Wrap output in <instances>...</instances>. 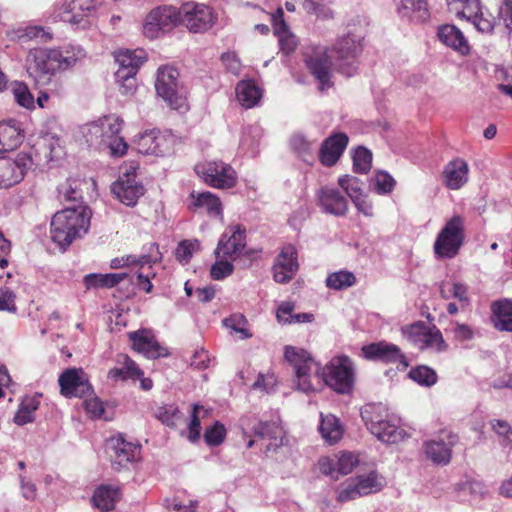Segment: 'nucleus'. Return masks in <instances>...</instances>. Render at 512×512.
<instances>
[{
  "label": "nucleus",
  "mask_w": 512,
  "mask_h": 512,
  "mask_svg": "<svg viewBox=\"0 0 512 512\" xmlns=\"http://www.w3.org/2000/svg\"><path fill=\"white\" fill-rule=\"evenodd\" d=\"M162 256L156 243H148L143 246V253L137 256V264L140 271L136 275V286L138 289L150 293L153 285L151 279L155 277V273L151 270V265L159 262Z\"/></svg>",
  "instance_id": "obj_21"
},
{
  "label": "nucleus",
  "mask_w": 512,
  "mask_h": 512,
  "mask_svg": "<svg viewBox=\"0 0 512 512\" xmlns=\"http://www.w3.org/2000/svg\"><path fill=\"white\" fill-rule=\"evenodd\" d=\"M364 34L361 30L349 29L346 35L338 38L330 55L325 47L313 45L306 48L304 62L309 72L318 81L320 89L331 87L332 63L334 59L337 69L346 76H352L357 70V58L362 51Z\"/></svg>",
  "instance_id": "obj_2"
},
{
  "label": "nucleus",
  "mask_w": 512,
  "mask_h": 512,
  "mask_svg": "<svg viewBox=\"0 0 512 512\" xmlns=\"http://www.w3.org/2000/svg\"><path fill=\"white\" fill-rule=\"evenodd\" d=\"M91 209L84 205L65 208L54 214L50 224L52 241L66 250L75 240L87 234L91 224Z\"/></svg>",
  "instance_id": "obj_4"
},
{
  "label": "nucleus",
  "mask_w": 512,
  "mask_h": 512,
  "mask_svg": "<svg viewBox=\"0 0 512 512\" xmlns=\"http://www.w3.org/2000/svg\"><path fill=\"white\" fill-rule=\"evenodd\" d=\"M120 490L111 485L98 487L92 497L94 506L102 511H110L120 499Z\"/></svg>",
  "instance_id": "obj_42"
},
{
  "label": "nucleus",
  "mask_w": 512,
  "mask_h": 512,
  "mask_svg": "<svg viewBox=\"0 0 512 512\" xmlns=\"http://www.w3.org/2000/svg\"><path fill=\"white\" fill-rule=\"evenodd\" d=\"M456 497L461 502L471 501L487 493L485 484L475 476L464 475L455 485Z\"/></svg>",
  "instance_id": "obj_35"
},
{
  "label": "nucleus",
  "mask_w": 512,
  "mask_h": 512,
  "mask_svg": "<svg viewBox=\"0 0 512 512\" xmlns=\"http://www.w3.org/2000/svg\"><path fill=\"white\" fill-rule=\"evenodd\" d=\"M492 429L497 434L501 445L504 448L512 449V428L506 421L493 420Z\"/></svg>",
  "instance_id": "obj_60"
},
{
  "label": "nucleus",
  "mask_w": 512,
  "mask_h": 512,
  "mask_svg": "<svg viewBox=\"0 0 512 512\" xmlns=\"http://www.w3.org/2000/svg\"><path fill=\"white\" fill-rule=\"evenodd\" d=\"M493 323L500 331L512 332V300L496 301L491 306Z\"/></svg>",
  "instance_id": "obj_40"
},
{
  "label": "nucleus",
  "mask_w": 512,
  "mask_h": 512,
  "mask_svg": "<svg viewBox=\"0 0 512 512\" xmlns=\"http://www.w3.org/2000/svg\"><path fill=\"white\" fill-rule=\"evenodd\" d=\"M60 392L65 397H83L90 393L92 387L82 369L68 368L58 378Z\"/></svg>",
  "instance_id": "obj_24"
},
{
  "label": "nucleus",
  "mask_w": 512,
  "mask_h": 512,
  "mask_svg": "<svg viewBox=\"0 0 512 512\" xmlns=\"http://www.w3.org/2000/svg\"><path fill=\"white\" fill-rule=\"evenodd\" d=\"M226 436V429L223 424L216 422L207 428L204 433L205 441L210 446H217L223 442Z\"/></svg>",
  "instance_id": "obj_63"
},
{
  "label": "nucleus",
  "mask_w": 512,
  "mask_h": 512,
  "mask_svg": "<svg viewBox=\"0 0 512 512\" xmlns=\"http://www.w3.org/2000/svg\"><path fill=\"white\" fill-rule=\"evenodd\" d=\"M458 435L450 430H441L433 438L426 440L423 449L426 457L434 464L445 466L450 463L452 450L458 443Z\"/></svg>",
  "instance_id": "obj_15"
},
{
  "label": "nucleus",
  "mask_w": 512,
  "mask_h": 512,
  "mask_svg": "<svg viewBox=\"0 0 512 512\" xmlns=\"http://www.w3.org/2000/svg\"><path fill=\"white\" fill-rule=\"evenodd\" d=\"M84 57L85 51L79 45L32 49L27 56V72L37 84L47 85L57 72L73 67Z\"/></svg>",
  "instance_id": "obj_3"
},
{
  "label": "nucleus",
  "mask_w": 512,
  "mask_h": 512,
  "mask_svg": "<svg viewBox=\"0 0 512 512\" xmlns=\"http://www.w3.org/2000/svg\"><path fill=\"white\" fill-rule=\"evenodd\" d=\"M356 283V277L352 272L340 270L328 274L325 284L332 290H343L353 286Z\"/></svg>",
  "instance_id": "obj_49"
},
{
  "label": "nucleus",
  "mask_w": 512,
  "mask_h": 512,
  "mask_svg": "<svg viewBox=\"0 0 512 512\" xmlns=\"http://www.w3.org/2000/svg\"><path fill=\"white\" fill-rule=\"evenodd\" d=\"M123 366L114 367L108 371V378L113 381L136 379L143 375L138 365L128 356H123Z\"/></svg>",
  "instance_id": "obj_47"
},
{
  "label": "nucleus",
  "mask_w": 512,
  "mask_h": 512,
  "mask_svg": "<svg viewBox=\"0 0 512 512\" xmlns=\"http://www.w3.org/2000/svg\"><path fill=\"white\" fill-rule=\"evenodd\" d=\"M180 25L192 33H204L216 23L217 16L213 9L205 4L188 2L179 8Z\"/></svg>",
  "instance_id": "obj_14"
},
{
  "label": "nucleus",
  "mask_w": 512,
  "mask_h": 512,
  "mask_svg": "<svg viewBox=\"0 0 512 512\" xmlns=\"http://www.w3.org/2000/svg\"><path fill=\"white\" fill-rule=\"evenodd\" d=\"M102 132V147L109 149V152L114 157L123 156L128 149V144L122 136L120 131L123 126V120L115 115L110 114L101 117Z\"/></svg>",
  "instance_id": "obj_17"
},
{
  "label": "nucleus",
  "mask_w": 512,
  "mask_h": 512,
  "mask_svg": "<svg viewBox=\"0 0 512 512\" xmlns=\"http://www.w3.org/2000/svg\"><path fill=\"white\" fill-rule=\"evenodd\" d=\"M372 165V153L364 147H358L353 155V168L356 173H367Z\"/></svg>",
  "instance_id": "obj_57"
},
{
  "label": "nucleus",
  "mask_w": 512,
  "mask_h": 512,
  "mask_svg": "<svg viewBox=\"0 0 512 512\" xmlns=\"http://www.w3.org/2000/svg\"><path fill=\"white\" fill-rule=\"evenodd\" d=\"M345 133H336L328 137L321 145L319 159L324 166H333L341 157L348 144Z\"/></svg>",
  "instance_id": "obj_31"
},
{
  "label": "nucleus",
  "mask_w": 512,
  "mask_h": 512,
  "mask_svg": "<svg viewBox=\"0 0 512 512\" xmlns=\"http://www.w3.org/2000/svg\"><path fill=\"white\" fill-rule=\"evenodd\" d=\"M23 139V129L19 121L10 119L0 122V153L17 149Z\"/></svg>",
  "instance_id": "obj_33"
},
{
  "label": "nucleus",
  "mask_w": 512,
  "mask_h": 512,
  "mask_svg": "<svg viewBox=\"0 0 512 512\" xmlns=\"http://www.w3.org/2000/svg\"><path fill=\"white\" fill-rule=\"evenodd\" d=\"M38 144L47 162L59 160L65 154L60 133L56 131L44 132Z\"/></svg>",
  "instance_id": "obj_38"
},
{
  "label": "nucleus",
  "mask_w": 512,
  "mask_h": 512,
  "mask_svg": "<svg viewBox=\"0 0 512 512\" xmlns=\"http://www.w3.org/2000/svg\"><path fill=\"white\" fill-rule=\"evenodd\" d=\"M394 186L395 180L390 174L384 171L376 173L374 177L373 187L378 194H389L393 191Z\"/></svg>",
  "instance_id": "obj_61"
},
{
  "label": "nucleus",
  "mask_w": 512,
  "mask_h": 512,
  "mask_svg": "<svg viewBox=\"0 0 512 512\" xmlns=\"http://www.w3.org/2000/svg\"><path fill=\"white\" fill-rule=\"evenodd\" d=\"M465 240V219L454 215L447 220L438 232L433 244V252L437 260L455 258Z\"/></svg>",
  "instance_id": "obj_7"
},
{
  "label": "nucleus",
  "mask_w": 512,
  "mask_h": 512,
  "mask_svg": "<svg viewBox=\"0 0 512 512\" xmlns=\"http://www.w3.org/2000/svg\"><path fill=\"white\" fill-rule=\"evenodd\" d=\"M439 40L448 47H451L461 55H467L470 45L463 32L454 25H442L438 29Z\"/></svg>",
  "instance_id": "obj_36"
},
{
  "label": "nucleus",
  "mask_w": 512,
  "mask_h": 512,
  "mask_svg": "<svg viewBox=\"0 0 512 512\" xmlns=\"http://www.w3.org/2000/svg\"><path fill=\"white\" fill-rule=\"evenodd\" d=\"M40 397V394H34L23 398L14 416V422L17 425H25L34 421L35 412L40 406Z\"/></svg>",
  "instance_id": "obj_45"
},
{
  "label": "nucleus",
  "mask_w": 512,
  "mask_h": 512,
  "mask_svg": "<svg viewBox=\"0 0 512 512\" xmlns=\"http://www.w3.org/2000/svg\"><path fill=\"white\" fill-rule=\"evenodd\" d=\"M201 250L200 241L197 239H187L179 242L177 245L175 256L182 263L187 264L195 253Z\"/></svg>",
  "instance_id": "obj_51"
},
{
  "label": "nucleus",
  "mask_w": 512,
  "mask_h": 512,
  "mask_svg": "<svg viewBox=\"0 0 512 512\" xmlns=\"http://www.w3.org/2000/svg\"><path fill=\"white\" fill-rule=\"evenodd\" d=\"M360 464L359 455L350 451H340L319 461L321 472L334 478L351 473Z\"/></svg>",
  "instance_id": "obj_23"
},
{
  "label": "nucleus",
  "mask_w": 512,
  "mask_h": 512,
  "mask_svg": "<svg viewBox=\"0 0 512 512\" xmlns=\"http://www.w3.org/2000/svg\"><path fill=\"white\" fill-rule=\"evenodd\" d=\"M338 184L352 201L364 195L362 183L357 177L350 175L341 176L338 179Z\"/></svg>",
  "instance_id": "obj_56"
},
{
  "label": "nucleus",
  "mask_w": 512,
  "mask_h": 512,
  "mask_svg": "<svg viewBox=\"0 0 512 512\" xmlns=\"http://www.w3.org/2000/svg\"><path fill=\"white\" fill-rule=\"evenodd\" d=\"M216 259V262L212 265L210 269L211 277L214 280H222L231 275L234 270V266L232 264L233 260L225 258Z\"/></svg>",
  "instance_id": "obj_62"
},
{
  "label": "nucleus",
  "mask_w": 512,
  "mask_h": 512,
  "mask_svg": "<svg viewBox=\"0 0 512 512\" xmlns=\"http://www.w3.org/2000/svg\"><path fill=\"white\" fill-rule=\"evenodd\" d=\"M361 417L370 433L383 443L395 444L406 436L400 427V419L382 403L364 405Z\"/></svg>",
  "instance_id": "obj_5"
},
{
  "label": "nucleus",
  "mask_w": 512,
  "mask_h": 512,
  "mask_svg": "<svg viewBox=\"0 0 512 512\" xmlns=\"http://www.w3.org/2000/svg\"><path fill=\"white\" fill-rule=\"evenodd\" d=\"M361 353L367 360L397 364L399 370H405L408 367V361L401 349L397 345L386 341L365 345L362 347Z\"/></svg>",
  "instance_id": "obj_16"
},
{
  "label": "nucleus",
  "mask_w": 512,
  "mask_h": 512,
  "mask_svg": "<svg viewBox=\"0 0 512 512\" xmlns=\"http://www.w3.org/2000/svg\"><path fill=\"white\" fill-rule=\"evenodd\" d=\"M108 449L112 462L119 467H124L137 459L141 447L126 441L122 435H118L110 439Z\"/></svg>",
  "instance_id": "obj_28"
},
{
  "label": "nucleus",
  "mask_w": 512,
  "mask_h": 512,
  "mask_svg": "<svg viewBox=\"0 0 512 512\" xmlns=\"http://www.w3.org/2000/svg\"><path fill=\"white\" fill-rule=\"evenodd\" d=\"M102 126H101V118L96 121L87 123L81 127V133L85 139V141L89 145H95L99 148H103L102 144Z\"/></svg>",
  "instance_id": "obj_52"
},
{
  "label": "nucleus",
  "mask_w": 512,
  "mask_h": 512,
  "mask_svg": "<svg viewBox=\"0 0 512 512\" xmlns=\"http://www.w3.org/2000/svg\"><path fill=\"white\" fill-rule=\"evenodd\" d=\"M440 294L442 298L456 299L461 310H464L470 306L469 287L459 281L444 282L440 286Z\"/></svg>",
  "instance_id": "obj_41"
},
{
  "label": "nucleus",
  "mask_w": 512,
  "mask_h": 512,
  "mask_svg": "<svg viewBox=\"0 0 512 512\" xmlns=\"http://www.w3.org/2000/svg\"><path fill=\"white\" fill-rule=\"evenodd\" d=\"M103 0H68L64 20L79 28H86L97 15Z\"/></svg>",
  "instance_id": "obj_20"
},
{
  "label": "nucleus",
  "mask_w": 512,
  "mask_h": 512,
  "mask_svg": "<svg viewBox=\"0 0 512 512\" xmlns=\"http://www.w3.org/2000/svg\"><path fill=\"white\" fill-rule=\"evenodd\" d=\"M385 483V478L376 470L372 469L343 482L338 488L337 499L340 502H347L377 493L383 489Z\"/></svg>",
  "instance_id": "obj_9"
},
{
  "label": "nucleus",
  "mask_w": 512,
  "mask_h": 512,
  "mask_svg": "<svg viewBox=\"0 0 512 512\" xmlns=\"http://www.w3.org/2000/svg\"><path fill=\"white\" fill-rule=\"evenodd\" d=\"M299 269L297 249L292 244L282 247L275 258L272 272L275 282L285 284L290 282Z\"/></svg>",
  "instance_id": "obj_22"
},
{
  "label": "nucleus",
  "mask_w": 512,
  "mask_h": 512,
  "mask_svg": "<svg viewBox=\"0 0 512 512\" xmlns=\"http://www.w3.org/2000/svg\"><path fill=\"white\" fill-rule=\"evenodd\" d=\"M208 414V410L200 405H193L191 410L190 422L188 425L189 428V438L192 441L198 439L201 431L200 419L204 418Z\"/></svg>",
  "instance_id": "obj_59"
},
{
  "label": "nucleus",
  "mask_w": 512,
  "mask_h": 512,
  "mask_svg": "<svg viewBox=\"0 0 512 512\" xmlns=\"http://www.w3.org/2000/svg\"><path fill=\"white\" fill-rule=\"evenodd\" d=\"M225 327L231 330V332L239 334L240 339H247L252 334L247 329V320L242 314H234L229 318L223 320Z\"/></svg>",
  "instance_id": "obj_55"
},
{
  "label": "nucleus",
  "mask_w": 512,
  "mask_h": 512,
  "mask_svg": "<svg viewBox=\"0 0 512 512\" xmlns=\"http://www.w3.org/2000/svg\"><path fill=\"white\" fill-rule=\"evenodd\" d=\"M246 246V230L240 225L226 228L215 250L216 258L235 260L240 257Z\"/></svg>",
  "instance_id": "obj_18"
},
{
  "label": "nucleus",
  "mask_w": 512,
  "mask_h": 512,
  "mask_svg": "<svg viewBox=\"0 0 512 512\" xmlns=\"http://www.w3.org/2000/svg\"><path fill=\"white\" fill-rule=\"evenodd\" d=\"M114 58L118 64L115 78L119 84L120 92L123 95H129L135 90V76L146 60V52L143 49H121L114 53Z\"/></svg>",
  "instance_id": "obj_8"
},
{
  "label": "nucleus",
  "mask_w": 512,
  "mask_h": 512,
  "mask_svg": "<svg viewBox=\"0 0 512 512\" xmlns=\"http://www.w3.org/2000/svg\"><path fill=\"white\" fill-rule=\"evenodd\" d=\"M318 205L323 212L334 216H344L348 211V201L340 191L332 187H322L317 192Z\"/></svg>",
  "instance_id": "obj_29"
},
{
  "label": "nucleus",
  "mask_w": 512,
  "mask_h": 512,
  "mask_svg": "<svg viewBox=\"0 0 512 512\" xmlns=\"http://www.w3.org/2000/svg\"><path fill=\"white\" fill-rule=\"evenodd\" d=\"M319 432L329 444L338 442L343 435V427L337 417L332 414H320Z\"/></svg>",
  "instance_id": "obj_44"
},
{
  "label": "nucleus",
  "mask_w": 512,
  "mask_h": 512,
  "mask_svg": "<svg viewBox=\"0 0 512 512\" xmlns=\"http://www.w3.org/2000/svg\"><path fill=\"white\" fill-rule=\"evenodd\" d=\"M179 8L174 6H159L152 9L143 23V33L150 39L160 37L180 25Z\"/></svg>",
  "instance_id": "obj_11"
},
{
  "label": "nucleus",
  "mask_w": 512,
  "mask_h": 512,
  "mask_svg": "<svg viewBox=\"0 0 512 512\" xmlns=\"http://www.w3.org/2000/svg\"><path fill=\"white\" fill-rule=\"evenodd\" d=\"M455 15L467 19L481 33L489 34L494 29L495 18L487 11H483L480 3L471 13L466 9L463 13H456Z\"/></svg>",
  "instance_id": "obj_39"
},
{
  "label": "nucleus",
  "mask_w": 512,
  "mask_h": 512,
  "mask_svg": "<svg viewBox=\"0 0 512 512\" xmlns=\"http://www.w3.org/2000/svg\"><path fill=\"white\" fill-rule=\"evenodd\" d=\"M31 165L32 159L27 154H18L15 159L0 157V188L20 183Z\"/></svg>",
  "instance_id": "obj_19"
},
{
  "label": "nucleus",
  "mask_w": 512,
  "mask_h": 512,
  "mask_svg": "<svg viewBox=\"0 0 512 512\" xmlns=\"http://www.w3.org/2000/svg\"><path fill=\"white\" fill-rule=\"evenodd\" d=\"M129 340L135 351L147 358H158L167 355L166 349L161 347L150 330L142 329L128 333Z\"/></svg>",
  "instance_id": "obj_27"
},
{
  "label": "nucleus",
  "mask_w": 512,
  "mask_h": 512,
  "mask_svg": "<svg viewBox=\"0 0 512 512\" xmlns=\"http://www.w3.org/2000/svg\"><path fill=\"white\" fill-rule=\"evenodd\" d=\"M15 298L16 295L12 290L8 288L0 290V311L15 313L17 311Z\"/></svg>",
  "instance_id": "obj_64"
},
{
  "label": "nucleus",
  "mask_w": 512,
  "mask_h": 512,
  "mask_svg": "<svg viewBox=\"0 0 512 512\" xmlns=\"http://www.w3.org/2000/svg\"><path fill=\"white\" fill-rule=\"evenodd\" d=\"M188 208L191 210H206L210 216H223L222 203L220 199L213 193L192 191L189 196Z\"/></svg>",
  "instance_id": "obj_34"
},
{
  "label": "nucleus",
  "mask_w": 512,
  "mask_h": 512,
  "mask_svg": "<svg viewBox=\"0 0 512 512\" xmlns=\"http://www.w3.org/2000/svg\"><path fill=\"white\" fill-rule=\"evenodd\" d=\"M261 136L262 132L258 126H249L245 128L240 142V148L242 151L250 157L256 156Z\"/></svg>",
  "instance_id": "obj_48"
},
{
  "label": "nucleus",
  "mask_w": 512,
  "mask_h": 512,
  "mask_svg": "<svg viewBox=\"0 0 512 512\" xmlns=\"http://www.w3.org/2000/svg\"><path fill=\"white\" fill-rule=\"evenodd\" d=\"M403 335L417 348L442 352L446 344L442 333L434 325L416 322L402 328Z\"/></svg>",
  "instance_id": "obj_13"
},
{
  "label": "nucleus",
  "mask_w": 512,
  "mask_h": 512,
  "mask_svg": "<svg viewBox=\"0 0 512 512\" xmlns=\"http://www.w3.org/2000/svg\"><path fill=\"white\" fill-rule=\"evenodd\" d=\"M12 93L15 101L20 106L26 109H33L35 107L34 96L23 82H15L12 85Z\"/></svg>",
  "instance_id": "obj_54"
},
{
  "label": "nucleus",
  "mask_w": 512,
  "mask_h": 512,
  "mask_svg": "<svg viewBox=\"0 0 512 512\" xmlns=\"http://www.w3.org/2000/svg\"><path fill=\"white\" fill-rule=\"evenodd\" d=\"M396 13L398 16L409 22H424L429 16L428 3L426 0H395Z\"/></svg>",
  "instance_id": "obj_32"
},
{
  "label": "nucleus",
  "mask_w": 512,
  "mask_h": 512,
  "mask_svg": "<svg viewBox=\"0 0 512 512\" xmlns=\"http://www.w3.org/2000/svg\"><path fill=\"white\" fill-rule=\"evenodd\" d=\"M126 273H91L84 277L86 289L112 288L125 279Z\"/></svg>",
  "instance_id": "obj_46"
},
{
  "label": "nucleus",
  "mask_w": 512,
  "mask_h": 512,
  "mask_svg": "<svg viewBox=\"0 0 512 512\" xmlns=\"http://www.w3.org/2000/svg\"><path fill=\"white\" fill-rule=\"evenodd\" d=\"M236 96L245 108L256 106L262 98V90L253 81H240L236 86Z\"/></svg>",
  "instance_id": "obj_43"
},
{
  "label": "nucleus",
  "mask_w": 512,
  "mask_h": 512,
  "mask_svg": "<svg viewBox=\"0 0 512 512\" xmlns=\"http://www.w3.org/2000/svg\"><path fill=\"white\" fill-rule=\"evenodd\" d=\"M409 377L421 386L430 387L437 382V374L432 368L419 365L409 371Z\"/></svg>",
  "instance_id": "obj_50"
},
{
  "label": "nucleus",
  "mask_w": 512,
  "mask_h": 512,
  "mask_svg": "<svg viewBox=\"0 0 512 512\" xmlns=\"http://www.w3.org/2000/svg\"><path fill=\"white\" fill-rule=\"evenodd\" d=\"M284 356L293 366L294 384L299 391L314 392L321 386V381L341 394L349 393L353 388L354 367L347 356L332 358L322 370L304 349L286 346Z\"/></svg>",
  "instance_id": "obj_1"
},
{
  "label": "nucleus",
  "mask_w": 512,
  "mask_h": 512,
  "mask_svg": "<svg viewBox=\"0 0 512 512\" xmlns=\"http://www.w3.org/2000/svg\"><path fill=\"white\" fill-rule=\"evenodd\" d=\"M469 166L461 158L448 162L442 172L443 184L450 190H459L468 181Z\"/></svg>",
  "instance_id": "obj_30"
},
{
  "label": "nucleus",
  "mask_w": 512,
  "mask_h": 512,
  "mask_svg": "<svg viewBox=\"0 0 512 512\" xmlns=\"http://www.w3.org/2000/svg\"><path fill=\"white\" fill-rule=\"evenodd\" d=\"M271 22L274 33L278 37L281 50L287 54L294 51L297 41L295 36L288 30L281 7H278L276 12L271 14Z\"/></svg>",
  "instance_id": "obj_37"
},
{
  "label": "nucleus",
  "mask_w": 512,
  "mask_h": 512,
  "mask_svg": "<svg viewBox=\"0 0 512 512\" xmlns=\"http://www.w3.org/2000/svg\"><path fill=\"white\" fill-rule=\"evenodd\" d=\"M251 429L255 436L261 440H268L265 444V453L276 452L284 444V430L280 424L279 419H273L271 421H257V423L251 426Z\"/></svg>",
  "instance_id": "obj_25"
},
{
  "label": "nucleus",
  "mask_w": 512,
  "mask_h": 512,
  "mask_svg": "<svg viewBox=\"0 0 512 512\" xmlns=\"http://www.w3.org/2000/svg\"><path fill=\"white\" fill-rule=\"evenodd\" d=\"M195 172L204 183L216 189H230L237 183L236 171L220 160L198 163Z\"/></svg>",
  "instance_id": "obj_10"
},
{
  "label": "nucleus",
  "mask_w": 512,
  "mask_h": 512,
  "mask_svg": "<svg viewBox=\"0 0 512 512\" xmlns=\"http://www.w3.org/2000/svg\"><path fill=\"white\" fill-rule=\"evenodd\" d=\"M303 7L309 14H314L318 18L329 19L333 17V11L326 0H304Z\"/></svg>",
  "instance_id": "obj_58"
},
{
  "label": "nucleus",
  "mask_w": 512,
  "mask_h": 512,
  "mask_svg": "<svg viewBox=\"0 0 512 512\" xmlns=\"http://www.w3.org/2000/svg\"><path fill=\"white\" fill-rule=\"evenodd\" d=\"M290 145L304 161L309 162L313 158L316 145L314 142L308 141L303 135H294L290 140Z\"/></svg>",
  "instance_id": "obj_53"
},
{
  "label": "nucleus",
  "mask_w": 512,
  "mask_h": 512,
  "mask_svg": "<svg viewBox=\"0 0 512 512\" xmlns=\"http://www.w3.org/2000/svg\"><path fill=\"white\" fill-rule=\"evenodd\" d=\"M176 137L171 132L157 129L146 130L134 140L138 153L156 157H164L173 152Z\"/></svg>",
  "instance_id": "obj_12"
},
{
  "label": "nucleus",
  "mask_w": 512,
  "mask_h": 512,
  "mask_svg": "<svg viewBox=\"0 0 512 512\" xmlns=\"http://www.w3.org/2000/svg\"><path fill=\"white\" fill-rule=\"evenodd\" d=\"M111 189L115 196L127 206L135 205L144 193V188L136 180L134 173H124L113 183Z\"/></svg>",
  "instance_id": "obj_26"
},
{
  "label": "nucleus",
  "mask_w": 512,
  "mask_h": 512,
  "mask_svg": "<svg viewBox=\"0 0 512 512\" xmlns=\"http://www.w3.org/2000/svg\"><path fill=\"white\" fill-rule=\"evenodd\" d=\"M155 89L157 95L174 110L186 111L187 89L180 80L179 71L171 65L160 66L157 70Z\"/></svg>",
  "instance_id": "obj_6"
}]
</instances>
